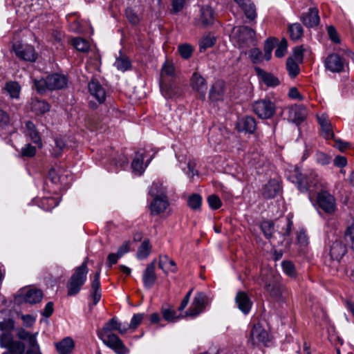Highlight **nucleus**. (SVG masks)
Here are the masks:
<instances>
[{"mask_svg": "<svg viewBox=\"0 0 354 354\" xmlns=\"http://www.w3.org/2000/svg\"><path fill=\"white\" fill-rule=\"evenodd\" d=\"M88 91L99 103H103L106 99V91L97 80H91L88 84Z\"/></svg>", "mask_w": 354, "mask_h": 354, "instance_id": "obj_18", "label": "nucleus"}, {"mask_svg": "<svg viewBox=\"0 0 354 354\" xmlns=\"http://www.w3.org/2000/svg\"><path fill=\"white\" fill-rule=\"evenodd\" d=\"M26 127L27 130V135L30 137L31 140L35 143H39L40 142V137L39 136V133L36 130L35 124L32 122L28 121L26 123Z\"/></svg>", "mask_w": 354, "mask_h": 354, "instance_id": "obj_37", "label": "nucleus"}, {"mask_svg": "<svg viewBox=\"0 0 354 354\" xmlns=\"http://www.w3.org/2000/svg\"><path fill=\"white\" fill-rule=\"evenodd\" d=\"M235 301L239 309L244 314L250 312L252 302L245 292H239L235 297Z\"/></svg>", "mask_w": 354, "mask_h": 354, "instance_id": "obj_17", "label": "nucleus"}, {"mask_svg": "<svg viewBox=\"0 0 354 354\" xmlns=\"http://www.w3.org/2000/svg\"><path fill=\"white\" fill-rule=\"evenodd\" d=\"M265 289L271 297L276 299H283L288 295L286 288L274 279L265 283Z\"/></svg>", "mask_w": 354, "mask_h": 354, "instance_id": "obj_12", "label": "nucleus"}, {"mask_svg": "<svg viewBox=\"0 0 354 354\" xmlns=\"http://www.w3.org/2000/svg\"><path fill=\"white\" fill-rule=\"evenodd\" d=\"M144 317H145V315L143 313H138V314L133 315V316L131 320V322H130L129 326L127 327L128 329L129 328V329L135 330L136 328H137V327L142 322Z\"/></svg>", "mask_w": 354, "mask_h": 354, "instance_id": "obj_50", "label": "nucleus"}, {"mask_svg": "<svg viewBox=\"0 0 354 354\" xmlns=\"http://www.w3.org/2000/svg\"><path fill=\"white\" fill-rule=\"evenodd\" d=\"M31 109L37 114H43L50 110V105L44 100L35 99L32 101Z\"/></svg>", "mask_w": 354, "mask_h": 354, "instance_id": "obj_35", "label": "nucleus"}, {"mask_svg": "<svg viewBox=\"0 0 354 354\" xmlns=\"http://www.w3.org/2000/svg\"><path fill=\"white\" fill-rule=\"evenodd\" d=\"M14 321L11 319H4L0 322V330L4 331H10L14 328Z\"/></svg>", "mask_w": 354, "mask_h": 354, "instance_id": "obj_60", "label": "nucleus"}, {"mask_svg": "<svg viewBox=\"0 0 354 354\" xmlns=\"http://www.w3.org/2000/svg\"><path fill=\"white\" fill-rule=\"evenodd\" d=\"M48 90L64 88L68 82L66 77L63 75L55 73L47 76Z\"/></svg>", "mask_w": 354, "mask_h": 354, "instance_id": "obj_16", "label": "nucleus"}, {"mask_svg": "<svg viewBox=\"0 0 354 354\" xmlns=\"http://www.w3.org/2000/svg\"><path fill=\"white\" fill-rule=\"evenodd\" d=\"M216 39L214 37L207 36L202 39L199 43L200 51L206 50L208 48L213 46L215 44Z\"/></svg>", "mask_w": 354, "mask_h": 354, "instance_id": "obj_48", "label": "nucleus"}, {"mask_svg": "<svg viewBox=\"0 0 354 354\" xmlns=\"http://www.w3.org/2000/svg\"><path fill=\"white\" fill-rule=\"evenodd\" d=\"M289 32L292 39L297 40L303 35V28L299 24H293L289 26Z\"/></svg>", "mask_w": 354, "mask_h": 354, "instance_id": "obj_39", "label": "nucleus"}, {"mask_svg": "<svg viewBox=\"0 0 354 354\" xmlns=\"http://www.w3.org/2000/svg\"><path fill=\"white\" fill-rule=\"evenodd\" d=\"M257 75L261 78V81L268 87H275L280 84L278 77L270 73H268L259 67L254 68Z\"/></svg>", "mask_w": 354, "mask_h": 354, "instance_id": "obj_19", "label": "nucleus"}, {"mask_svg": "<svg viewBox=\"0 0 354 354\" xmlns=\"http://www.w3.org/2000/svg\"><path fill=\"white\" fill-rule=\"evenodd\" d=\"M5 89L12 98L19 97L20 86L18 83L15 82H8L6 84Z\"/></svg>", "mask_w": 354, "mask_h": 354, "instance_id": "obj_40", "label": "nucleus"}, {"mask_svg": "<svg viewBox=\"0 0 354 354\" xmlns=\"http://www.w3.org/2000/svg\"><path fill=\"white\" fill-rule=\"evenodd\" d=\"M207 202L209 207L213 209H217L221 206V201L216 195H210L207 198Z\"/></svg>", "mask_w": 354, "mask_h": 354, "instance_id": "obj_57", "label": "nucleus"}, {"mask_svg": "<svg viewBox=\"0 0 354 354\" xmlns=\"http://www.w3.org/2000/svg\"><path fill=\"white\" fill-rule=\"evenodd\" d=\"M162 315L167 322H175L178 319V317L176 315V312L170 308H162Z\"/></svg>", "mask_w": 354, "mask_h": 354, "instance_id": "obj_51", "label": "nucleus"}, {"mask_svg": "<svg viewBox=\"0 0 354 354\" xmlns=\"http://www.w3.org/2000/svg\"><path fill=\"white\" fill-rule=\"evenodd\" d=\"M210 301L203 292H197L193 298L189 308L185 312V316L196 317L202 313Z\"/></svg>", "mask_w": 354, "mask_h": 354, "instance_id": "obj_6", "label": "nucleus"}, {"mask_svg": "<svg viewBox=\"0 0 354 354\" xmlns=\"http://www.w3.org/2000/svg\"><path fill=\"white\" fill-rule=\"evenodd\" d=\"M175 75V68L172 63L165 62L160 73V88L162 95L167 98H172L177 93L178 89L174 86H168L165 82L167 77H173Z\"/></svg>", "mask_w": 354, "mask_h": 354, "instance_id": "obj_4", "label": "nucleus"}, {"mask_svg": "<svg viewBox=\"0 0 354 354\" xmlns=\"http://www.w3.org/2000/svg\"><path fill=\"white\" fill-rule=\"evenodd\" d=\"M74 342L71 337H65L55 343L57 351L59 354H69L74 348Z\"/></svg>", "mask_w": 354, "mask_h": 354, "instance_id": "obj_28", "label": "nucleus"}, {"mask_svg": "<svg viewBox=\"0 0 354 354\" xmlns=\"http://www.w3.org/2000/svg\"><path fill=\"white\" fill-rule=\"evenodd\" d=\"M151 251V245L149 239H145L138 249L137 257L139 259H146Z\"/></svg>", "mask_w": 354, "mask_h": 354, "instance_id": "obj_36", "label": "nucleus"}, {"mask_svg": "<svg viewBox=\"0 0 354 354\" xmlns=\"http://www.w3.org/2000/svg\"><path fill=\"white\" fill-rule=\"evenodd\" d=\"M158 267L166 274L169 272L176 273L178 271L177 266L175 261L170 259L167 255H160Z\"/></svg>", "mask_w": 354, "mask_h": 354, "instance_id": "obj_22", "label": "nucleus"}, {"mask_svg": "<svg viewBox=\"0 0 354 354\" xmlns=\"http://www.w3.org/2000/svg\"><path fill=\"white\" fill-rule=\"evenodd\" d=\"M43 297L42 292L39 290L30 289L24 296V300L29 304H36L39 302Z\"/></svg>", "mask_w": 354, "mask_h": 354, "instance_id": "obj_34", "label": "nucleus"}, {"mask_svg": "<svg viewBox=\"0 0 354 354\" xmlns=\"http://www.w3.org/2000/svg\"><path fill=\"white\" fill-rule=\"evenodd\" d=\"M169 203L165 194H161L153 197L150 203L149 209L152 215H158L165 212L168 208Z\"/></svg>", "mask_w": 354, "mask_h": 354, "instance_id": "obj_13", "label": "nucleus"}, {"mask_svg": "<svg viewBox=\"0 0 354 354\" xmlns=\"http://www.w3.org/2000/svg\"><path fill=\"white\" fill-rule=\"evenodd\" d=\"M73 46L80 52H88L90 49L89 43L84 39L81 37L74 38L72 40Z\"/></svg>", "mask_w": 354, "mask_h": 354, "instance_id": "obj_38", "label": "nucleus"}, {"mask_svg": "<svg viewBox=\"0 0 354 354\" xmlns=\"http://www.w3.org/2000/svg\"><path fill=\"white\" fill-rule=\"evenodd\" d=\"M225 93V83L222 80H218L212 86L209 98L213 102L221 101L223 99Z\"/></svg>", "mask_w": 354, "mask_h": 354, "instance_id": "obj_20", "label": "nucleus"}, {"mask_svg": "<svg viewBox=\"0 0 354 354\" xmlns=\"http://www.w3.org/2000/svg\"><path fill=\"white\" fill-rule=\"evenodd\" d=\"M286 68L288 74L292 77H295L299 72V68L293 58H288L286 62Z\"/></svg>", "mask_w": 354, "mask_h": 354, "instance_id": "obj_45", "label": "nucleus"}, {"mask_svg": "<svg viewBox=\"0 0 354 354\" xmlns=\"http://www.w3.org/2000/svg\"><path fill=\"white\" fill-rule=\"evenodd\" d=\"M36 147L30 144L26 145L21 149V155L22 157L32 158L36 154Z\"/></svg>", "mask_w": 354, "mask_h": 354, "instance_id": "obj_49", "label": "nucleus"}, {"mask_svg": "<svg viewBox=\"0 0 354 354\" xmlns=\"http://www.w3.org/2000/svg\"><path fill=\"white\" fill-rule=\"evenodd\" d=\"M58 204L59 201L57 198L53 197H46L41 199L40 205L44 210L49 211L57 206Z\"/></svg>", "mask_w": 354, "mask_h": 354, "instance_id": "obj_43", "label": "nucleus"}, {"mask_svg": "<svg viewBox=\"0 0 354 354\" xmlns=\"http://www.w3.org/2000/svg\"><path fill=\"white\" fill-rule=\"evenodd\" d=\"M247 18L250 19H254L257 17L256 9L254 4L251 2L249 3L248 6H246L242 8Z\"/></svg>", "mask_w": 354, "mask_h": 354, "instance_id": "obj_54", "label": "nucleus"}, {"mask_svg": "<svg viewBox=\"0 0 354 354\" xmlns=\"http://www.w3.org/2000/svg\"><path fill=\"white\" fill-rule=\"evenodd\" d=\"M274 223L271 221H263L260 227L266 239H270L274 231Z\"/></svg>", "mask_w": 354, "mask_h": 354, "instance_id": "obj_41", "label": "nucleus"}, {"mask_svg": "<svg viewBox=\"0 0 354 354\" xmlns=\"http://www.w3.org/2000/svg\"><path fill=\"white\" fill-rule=\"evenodd\" d=\"M36 335L37 333L32 335V336L28 339L29 348L27 351V353L39 351V346L37 342Z\"/></svg>", "mask_w": 354, "mask_h": 354, "instance_id": "obj_56", "label": "nucleus"}, {"mask_svg": "<svg viewBox=\"0 0 354 354\" xmlns=\"http://www.w3.org/2000/svg\"><path fill=\"white\" fill-rule=\"evenodd\" d=\"M149 194L153 197H156V196H160L161 194H165L164 189L162 187V184L153 183L149 189Z\"/></svg>", "mask_w": 354, "mask_h": 354, "instance_id": "obj_52", "label": "nucleus"}, {"mask_svg": "<svg viewBox=\"0 0 354 354\" xmlns=\"http://www.w3.org/2000/svg\"><path fill=\"white\" fill-rule=\"evenodd\" d=\"M100 277V270L96 272L91 282L90 297L93 300V305H96L100 301L102 296Z\"/></svg>", "mask_w": 354, "mask_h": 354, "instance_id": "obj_15", "label": "nucleus"}, {"mask_svg": "<svg viewBox=\"0 0 354 354\" xmlns=\"http://www.w3.org/2000/svg\"><path fill=\"white\" fill-rule=\"evenodd\" d=\"M187 203L191 209L194 210L199 209L202 203V198L199 194H194L189 197Z\"/></svg>", "mask_w": 354, "mask_h": 354, "instance_id": "obj_44", "label": "nucleus"}, {"mask_svg": "<svg viewBox=\"0 0 354 354\" xmlns=\"http://www.w3.org/2000/svg\"><path fill=\"white\" fill-rule=\"evenodd\" d=\"M255 119L251 116H246L240 119L237 122V128L239 131H245L252 133L256 129Z\"/></svg>", "mask_w": 354, "mask_h": 354, "instance_id": "obj_25", "label": "nucleus"}, {"mask_svg": "<svg viewBox=\"0 0 354 354\" xmlns=\"http://www.w3.org/2000/svg\"><path fill=\"white\" fill-rule=\"evenodd\" d=\"M64 171V169L60 167H53L48 172V178L55 184L62 183L64 180L63 175Z\"/></svg>", "mask_w": 354, "mask_h": 354, "instance_id": "obj_33", "label": "nucleus"}, {"mask_svg": "<svg viewBox=\"0 0 354 354\" xmlns=\"http://www.w3.org/2000/svg\"><path fill=\"white\" fill-rule=\"evenodd\" d=\"M239 39L243 43H254L255 32L253 29L248 26H241L239 28Z\"/></svg>", "mask_w": 354, "mask_h": 354, "instance_id": "obj_29", "label": "nucleus"}, {"mask_svg": "<svg viewBox=\"0 0 354 354\" xmlns=\"http://www.w3.org/2000/svg\"><path fill=\"white\" fill-rule=\"evenodd\" d=\"M114 65L119 71L124 72L130 68L131 62L128 57L120 56L116 59Z\"/></svg>", "mask_w": 354, "mask_h": 354, "instance_id": "obj_42", "label": "nucleus"}, {"mask_svg": "<svg viewBox=\"0 0 354 354\" xmlns=\"http://www.w3.org/2000/svg\"><path fill=\"white\" fill-rule=\"evenodd\" d=\"M301 21L307 27H313L318 25L319 22L318 10L315 8H309L308 12L302 15Z\"/></svg>", "mask_w": 354, "mask_h": 354, "instance_id": "obj_24", "label": "nucleus"}, {"mask_svg": "<svg viewBox=\"0 0 354 354\" xmlns=\"http://www.w3.org/2000/svg\"><path fill=\"white\" fill-rule=\"evenodd\" d=\"M250 340L252 345H259L261 344L266 345L270 341L269 334L262 326L255 324L251 330Z\"/></svg>", "mask_w": 354, "mask_h": 354, "instance_id": "obj_10", "label": "nucleus"}, {"mask_svg": "<svg viewBox=\"0 0 354 354\" xmlns=\"http://www.w3.org/2000/svg\"><path fill=\"white\" fill-rule=\"evenodd\" d=\"M192 88L205 96L207 90L205 80L198 73H194L190 80Z\"/></svg>", "mask_w": 354, "mask_h": 354, "instance_id": "obj_26", "label": "nucleus"}, {"mask_svg": "<svg viewBox=\"0 0 354 354\" xmlns=\"http://www.w3.org/2000/svg\"><path fill=\"white\" fill-rule=\"evenodd\" d=\"M283 272L290 277L294 278L297 275L295 265L290 261H283L281 263Z\"/></svg>", "mask_w": 354, "mask_h": 354, "instance_id": "obj_46", "label": "nucleus"}, {"mask_svg": "<svg viewBox=\"0 0 354 354\" xmlns=\"http://www.w3.org/2000/svg\"><path fill=\"white\" fill-rule=\"evenodd\" d=\"M13 50L16 56L24 61L34 62L37 59L35 48L31 45L15 43L13 44Z\"/></svg>", "mask_w": 354, "mask_h": 354, "instance_id": "obj_9", "label": "nucleus"}, {"mask_svg": "<svg viewBox=\"0 0 354 354\" xmlns=\"http://www.w3.org/2000/svg\"><path fill=\"white\" fill-rule=\"evenodd\" d=\"M317 120L321 127L322 136L326 140L334 138L335 134L328 116L326 115L322 114V115L317 117Z\"/></svg>", "mask_w": 354, "mask_h": 354, "instance_id": "obj_21", "label": "nucleus"}, {"mask_svg": "<svg viewBox=\"0 0 354 354\" xmlns=\"http://www.w3.org/2000/svg\"><path fill=\"white\" fill-rule=\"evenodd\" d=\"M287 40L286 39H281L275 50V56L279 58L283 57L287 50Z\"/></svg>", "mask_w": 354, "mask_h": 354, "instance_id": "obj_55", "label": "nucleus"}, {"mask_svg": "<svg viewBox=\"0 0 354 354\" xmlns=\"http://www.w3.org/2000/svg\"><path fill=\"white\" fill-rule=\"evenodd\" d=\"M250 57L254 64L259 63L262 60V53L259 48H253L250 53Z\"/></svg>", "mask_w": 354, "mask_h": 354, "instance_id": "obj_59", "label": "nucleus"}, {"mask_svg": "<svg viewBox=\"0 0 354 354\" xmlns=\"http://www.w3.org/2000/svg\"><path fill=\"white\" fill-rule=\"evenodd\" d=\"M325 67L332 73H341L345 66L344 60L337 54L329 55L324 62Z\"/></svg>", "mask_w": 354, "mask_h": 354, "instance_id": "obj_11", "label": "nucleus"}, {"mask_svg": "<svg viewBox=\"0 0 354 354\" xmlns=\"http://www.w3.org/2000/svg\"><path fill=\"white\" fill-rule=\"evenodd\" d=\"M200 20L205 26L213 24L214 21V12L209 6H204L201 10Z\"/></svg>", "mask_w": 354, "mask_h": 354, "instance_id": "obj_31", "label": "nucleus"}, {"mask_svg": "<svg viewBox=\"0 0 354 354\" xmlns=\"http://www.w3.org/2000/svg\"><path fill=\"white\" fill-rule=\"evenodd\" d=\"M144 158L145 157L143 153H137L131 162V168L133 171L139 176L143 174L145 168L147 166V164L144 165Z\"/></svg>", "mask_w": 354, "mask_h": 354, "instance_id": "obj_30", "label": "nucleus"}, {"mask_svg": "<svg viewBox=\"0 0 354 354\" xmlns=\"http://www.w3.org/2000/svg\"><path fill=\"white\" fill-rule=\"evenodd\" d=\"M285 227L282 228L281 234L284 236H289L291 233L292 221L289 217H286L285 219Z\"/></svg>", "mask_w": 354, "mask_h": 354, "instance_id": "obj_61", "label": "nucleus"}, {"mask_svg": "<svg viewBox=\"0 0 354 354\" xmlns=\"http://www.w3.org/2000/svg\"><path fill=\"white\" fill-rule=\"evenodd\" d=\"M156 260L147 265L142 274V281L146 288H151L154 285L157 276L155 272Z\"/></svg>", "mask_w": 354, "mask_h": 354, "instance_id": "obj_14", "label": "nucleus"}, {"mask_svg": "<svg viewBox=\"0 0 354 354\" xmlns=\"http://www.w3.org/2000/svg\"><path fill=\"white\" fill-rule=\"evenodd\" d=\"M304 57V49L302 46H297L293 50L294 60L301 62Z\"/></svg>", "mask_w": 354, "mask_h": 354, "instance_id": "obj_62", "label": "nucleus"}, {"mask_svg": "<svg viewBox=\"0 0 354 354\" xmlns=\"http://www.w3.org/2000/svg\"><path fill=\"white\" fill-rule=\"evenodd\" d=\"M247 18L250 19H254L257 17L256 9L254 4L251 2L249 3L248 6H246L242 8Z\"/></svg>", "mask_w": 354, "mask_h": 354, "instance_id": "obj_53", "label": "nucleus"}, {"mask_svg": "<svg viewBox=\"0 0 354 354\" xmlns=\"http://www.w3.org/2000/svg\"><path fill=\"white\" fill-rule=\"evenodd\" d=\"M317 202L319 207L327 214H333L336 210V200L326 189L317 193Z\"/></svg>", "mask_w": 354, "mask_h": 354, "instance_id": "obj_8", "label": "nucleus"}, {"mask_svg": "<svg viewBox=\"0 0 354 354\" xmlns=\"http://www.w3.org/2000/svg\"><path fill=\"white\" fill-rule=\"evenodd\" d=\"M118 330L121 334L127 333L128 328L122 326L115 317L111 319L98 333V337L104 344L113 350L117 354H127L129 349L124 346L122 341L116 335L111 333L112 330Z\"/></svg>", "mask_w": 354, "mask_h": 354, "instance_id": "obj_1", "label": "nucleus"}, {"mask_svg": "<svg viewBox=\"0 0 354 354\" xmlns=\"http://www.w3.org/2000/svg\"><path fill=\"white\" fill-rule=\"evenodd\" d=\"M178 50L180 56L184 59H189L194 51L192 46L188 44H184L178 46Z\"/></svg>", "mask_w": 354, "mask_h": 354, "instance_id": "obj_47", "label": "nucleus"}, {"mask_svg": "<svg viewBox=\"0 0 354 354\" xmlns=\"http://www.w3.org/2000/svg\"><path fill=\"white\" fill-rule=\"evenodd\" d=\"M328 34L329 35L330 39L335 43H339L340 40L338 37L337 31L333 26H329L328 28Z\"/></svg>", "mask_w": 354, "mask_h": 354, "instance_id": "obj_64", "label": "nucleus"}, {"mask_svg": "<svg viewBox=\"0 0 354 354\" xmlns=\"http://www.w3.org/2000/svg\"><path fill=\"white\" fill-rule=\"evenodd\" d=\"M280 191V185L275 180H270L264 185L262 189V195L266 198L275 197Z\"/></svg>", "mask_w": 354, "mask_h": 354, "instance_id": "obj_27", "label": "nucleus"}, {"mask_svg": "<svg viewBox=\"0 0 354 354\" xmlns=\"http://www.w3.org/2000/svg\"><path fill=\"white\" fill-rule=\"evenodd\" d=\"M0 344L8 350L3 354H23L25 350L24 344L14 340L12 336L8 333H3L0 336Z\"/></svg>", "mask_w": 354, "mask_h": 354, "instance_id": "obj_7", "label": "nucleus"}, {"mask_svg": "<svg viewBox=\"0 0 354 354\" xmlns=\"http://www.w3.org/2000/svg\"><path fill=\"white\" fill-rule=\"evenodd\" d=\"M47 82V77L46 79H41L39 80H35V86L37 92L43 93L45 92L46 89L48 90V86Z\"/></svg>", "mask_w": 354, "mask_h": 354, "instance_id": "obj_58", "label": "nucleus"}, {"mask_svg": "<svg viewBox=\"0 0 354 354\" xmlns=\"http://www.w3.org/2000/svg\"><path fill=\"white\" fill-rule=\"evenodd\" d=\"M306 111L302 106H291L288 111V120L294 123H300L306 118Z\"/></svg>", "mask_w": 354, "mask_h": 354, "instance_id": "obj_23", "label": "nucleus"}, {"mask_svg": "<svg viewBox=\"0 0 354 354\" xmlns=\"http://www.w3.org/2000/svg\"><path fill=\"white\" fill-rule=\"evenodd\" d=\"M186 0H174L172 2V10L174 12H178L184 8Z\"/></svg>", "mask_w": 354, "mask_h": 354, "instance_id": "obj_63", "label": "nucleus"}, {"mask_svg": "<svg viewBox=\"0 0 354 354\" xmlns=\"http://www.w3.org/2000/svg\"><path fill=\"white\" fill-rule=\"evenodd\" d=\"M294 173V182L302 193L308 192L310 196L328 188V183L315 171L303 174L299 169H295Z\"/></svg>", "mask_w": 354, "mask_h": 354, "instance_id": "obj_2", "label": "nucleus"}, {"mask_svg": "<svg viewBox=\"0 0 354 354\" xmlns=\"http://www.w3.org/2000/svg\"><path fill=\"white\" fill-rule=\"evenodd\" d=\"M346 253V248L339 241L334 242L330 246V254L334 259H340Z\"/></svg>", "mask_w": 354, "mask_h": 354, "instance_id": "obj_32", "label": "nucleus"}, {"mask_svg": "<svg viewBox=\"0 0 354 354\" xmlns=\"http://www.w3.org/2000/svg\"><path fill=\"white\" fill-rule=\"evenodd\" d=\"M88 268L86 259L78 267L68 279L66 283L67 295L72 297L77 295L82 290L87 279Z\"/></svg>", "mask_w": 354, "mask_h": 354, "instance_id": "obj_3", "label": "nucleus"}, {"mask_svg": "<svg viewBox=\"0 0 354 354\" xmlns=\"http://www.w3.org/2000/svg\"><path fill=\"white\" fill-rule=\"evenodd\" d=\"M254 113L262 119H270L276 113L277 106L274 102L268 98L257 100L253 104Z\"/></svg>", "mask_w": 354, "mask_h": 354, "instance_id": "obj_5", "label": "nucleus"}]
</instances>
